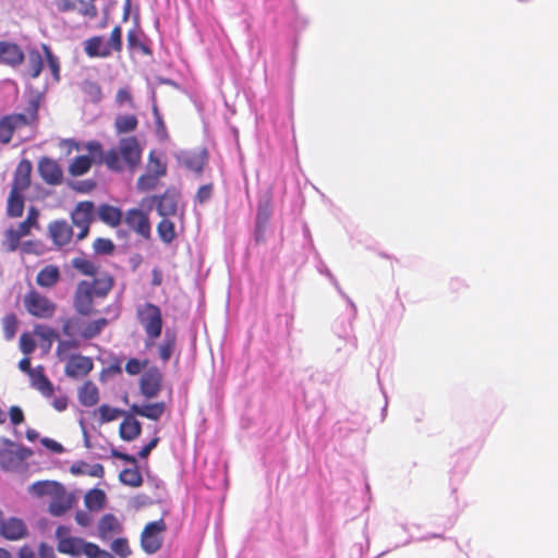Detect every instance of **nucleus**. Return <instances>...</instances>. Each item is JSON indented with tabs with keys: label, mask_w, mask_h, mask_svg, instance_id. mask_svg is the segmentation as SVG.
I'll return each instance as SVG.
<instances>
[{
	"label": "nucleus",
	"mask_w": 558,
	"mask_h": 558,
	"mask_svg": "<svg viewBox=\"0 0 558 558\" xmlns=\"http://www.w3.org/2000/svg\"><path fill=\"white\" fill-rule=\"evenodd\" d=\"M24 211V196L22 192L10 191L7 205L9 217L19 218Z\"/></svg>",
	"instance_id": "473e14b6"
},
{
	"label": "nucleus",
	"mask_w": 558,
	"mask_h": 558,
	"mask_svg": "<svg viewBox=\"0 0 558 558\" xmlns=\"http://www.w3.org/2000/svg\"><path fill=\"white\" fill-rule=\"evenodd\" d=\"M114 279L109 272L98 274L92 282L88 281L90 291L96 298H106L112 290Z\"/></svg>",
	"instance_id": "5701e85b"
},
{
	"label": "nucleus",
	"mask_w": 558,
	"mask_h": 558,
	"mask_svg": "<svg viewBox=\"0 0 558 558\" xmlns=\"http://www.w3.org/2000/svg\"><path fill=\"white\" fill-rule=\"evenodd\" d=\"M2 328L4 338L7 340H12L17 330V318L15 314L11 313L2 318Z\"/></svg>",
	"instance_id": "de8ad7c7"
},
{
	"label": "nucleus",
	"mask_w": 558,
	"mask_h": 558,
	"mask_svg": "<svg viewBox=\"0 0 558 558\" xmlns=\"http://www.w3.org/2000/svg\"><path fill=\"white\" fill-rule=\"evenodd\" d=\"M125 225L142 238L148 240L151 234L149 217L141 209L132 208L125 213Z\"/></svg>",
	"instance_id": "9d476101"
},
{
	"label": "nucleus",
	"mask_w": 558,
	"mask_h": 558,
	"mask_svg": "<svg viewBox=\"0 0 558 558\" xmlns=\"http://www.w3.org/2000/svg\"><path fill=\"white\" fill-rule=\"evenodd\" d=\"M147 172L150 174H156L159 179L160 177L166 175L167 173V165L161 161L154 151L149 154L148 162H147Z\"/></svg>",
	"instance_id": "c03bdc74"
},
{
	"label": "nucleus",
	"mask_w": 558,
	"mask_h": 558,
	"mask_svg": "<svg viewBox=\"0 0 558 558\" xmlns=\"http://www.w3.org/2000/svg\"><path fill=\"white\" fill-rule=\"evenodd\" d=\"M75 521L78 525L87 527L93 523V518L87 511L80 510L75 513Z\"/></svg>",
	"instance_id": "338daca9"
},
{
	"label": "nucleus",
	"mask_w": 558,
	"mask_h": 558,
	"mask_svg": "<svg viewBox=\"0 0 558 558\" xmlns=\"http://www.w3.org/2000/svg\"><path fill=\"white\" fill-rule=\"evenodd\" d=\"M111 550L120 558H128L132 554L129 542L124 537L116 538L111 543Z\"/></svg>",
	"instance_id": "8fccbe9b"
},
{
	"label": "nucleus",
	"mask_w": 558,
	"mask_h": 558,
	"mask_svg": "<svg viewBox=\"0 0 558 558\" xmlns=\"http://www.w3.org/2000/svg\"><path fill=\"white\" fill-rule=\"evenodd\" d=\"M38 173L46 184L56 186L63 182L61 166L49 157H43L38 161Z\"/></svg>",
	"instance_id": "9b49d317"
},
{
	"label": "nucleus",
	"mask_w": 558,
	"mask_h": 558,
	"mask_svg": "<svg viewBox=\"0 0 558 558\" xmlns=\"http://www.w3.org/2000/svg\"><path fill=\"white\" fill-rule=\"evenodd\" d=\"M41 48H43V51L45 53V58H46L48 68H49L50 72H51V74L53 76V80L58 82L60 80V62H59V59L53 54V52L51 51L49 46H47L46 44H44L41 46Z\"/></svg>",
	"instance_id": "37998d69"
},
{
	"label": "nucleus",
	"mask_w": 558,
	"mask_h": 558,
	"mask_svg": "<svg viewBox=\"0 0 558 558\" xmlns=\"http://www.w3.org/2000/svg\"><path fill=\"white\" fill-rule=\"evenodd\" d=\"M76 0H54V5L60 13L74 11L76 8Z\"/></svg>",
	"instance_id": "0e129e2a"
},
{
	"label": "nucleus",
	"mask_w": 558,
	"mask_h": 558,
	"mask_svg": "<svg viewBox=\"0 0 558 558\" xmlns=\"http://www.w3.org/2000/svg\"><path fill=\"white\" fill-rule=\"evenodd\" d=\"M175 347L177 333L173 330L167 329L162 341L157 347L158 355L163 363H167L171 359Z\"/></svg>",
	"instance_id": "c85d7f7f"
},
{
	"label": "nucleus",
	"mask_w": 558,
	"mask_h": 558,
	"mask_svg": "<svg viewBox=\"0 0 558 558\" xmlns=\"http://www.w3.org/2000/svg\"><path fill=\"white\" fill-rule=\"evenodd\" d=\"M59 485L60 483L53 481H38L31 486L29 492L38 497L52 496Z\"/></svg>",
	"instance_id": "4c0bfd02"
},
{
	"label": "nucleus",
	"mask_w": 558,
	"mask_h": 558,
	"mask_svg": "<svg viewBox=\"0 0 558 558\" xmlns=\"http://www.w3.org/2000/svg\"><path fill=\"white\" fill-rule=\"evenodd\" d=\"M24 52L16 44L0 41V61L11 65H20L24 61Z\"/></svg>",
	"instance_id": "aec40b11"
},
{
	"label": "nucleus",
	"mask_w": 558,
	"mask_h": 558,
	"mask_svg": "<svg viewBox=\"0 0 558 558\" xmlns=\"http://www.w3.org/2000/svg\"><path fill=\"white\" fill-rule=\"evenodd\" d=\"M95 294L90 291V287L88 286V281L83 280L77 284L75 294H74V306L75 310L82 315H89L94 310V299Z\"/></svg>",
	"instance_id": "2eb2a0df"
},
{
	"label": "nucleus",
	"mask_w": 558,
	"mask_h": 558,
	"mask_svg": "<svg viewBox=\"0 0 558 558\" xmlns=\"http://www.w3.org/2000/svg\"><path fill=\"white\" fill-rule=\"evenodd\" d=\"M138 120L134 114H120L114 120L117 134H125L137 129Z\"/></svg>",
	"instance_id": "72a5a7b5"
},
{
	"label": "nucleus",
	"mask_w": 558,
	"mask_h": 558,
	"mask_svg": "<svg viewBox=\"0 0 558 558\" xmlns=\"http://www.w3.org/2000/svg\"><path fill=\"white\" fill-rule=\"evenodd\" d=\"M122 531V525L118 518L112 513H106L98 522V536L102 541L111 538L114 534Z\"/></svg>",
	"instance_id": "412c9836"
},
{
	"label": "nucleus",
	"mask_w": 558,
	"mask_h": 558,
	"mask_svg": "<svg viewBox=\"0 0 558 558\" xmlns=\"http://www.w3.org/2000/svg\"><path fill=\"white\" fill-rule=\"evenodd\" d=\"M157 201V211L161 217L174 216L178 210V199L174 194L166 192L161 196H154Z\"/></svg>",
	"instance_id": "cd10ccee"
},
{
	"label": "nucleus",
	"mask_w": 558,
	"mask_h": 558,
	"mask_svg": "<svg viewBox=\"0 0 558 558\" xmlns=\"http://www.w3.org/2000/svg\"><path fill=\"white\" fill-rule=\"evenodd\" d=\"M26 236L25 234H20V229L16 227L8 229L4 233V245L7 246V250L10 252L15 251L19 245L22 238Z\"/></svg>",
	"instance_id": "49530a36"
},
{
	"label": "nucleus",
	"mask_w": 558,
	"mask_h": 558,
	"mask_svg": "<svg viewBox=\"0 0 558 558\" xmlns=\"http://www.w3.org/2000/svg\"><path fill=\"white\" fill-rule=\"evenodd\" d=\"M72 265L77 271L85 276H94L97 272V267L94 263L84 257L74 258Z\"/></svg>",
	"instance_id": "09e8293b"
},
{
	"label": "nucleus",
	"mask_w": 558,
	"mask_h": 558,
	"mask_svg": "<svg viewBox=\"0 0 558 558\" xmlns=\"http://www.w3.org/2000/svg\"><path fill=\"white\" fill-rule=\"evenodd\" d=\"M70 186L75 192L87 194V193H90L92 191H94L96 189L97 182L95 180H93V179H87V180H81V181L72 182L70 184Z\"/></svg>",
	"instance_id": "4d7b16f0"
},
{
	"label": "nucleus",
	"mask_w": 558,
	"mask_h": 558,
	"mask_svg": "<svg viewBox=\"0 0 558 558\" xmlns=\"http://www.w3.org/2000/svg\"><path fill=\"white\" fill-rule=\"evenodd\" d=\"M44 66L43 56L37 49H31L27 52L25 74L31 78H37Z\"/></svg>",
	"instance_id": "2f4dec72"
},
{
	"label": "nucleus",
	"mask_w": 558,
	"mask_h": 558,
	"mask_svg": "<svg viewBox=\"0 0 558 558\" xmlns=\"http://www.w3.org/2000/svg\"><path fill=\"white\" fill-rule=\"evenodd\" d=\"M60 280V270L54 265L44 267L36 276V283L43 288H52Z\"/></svg>",
	"instance_id": "7c9ffc66"
},
{
	"label": "nucleus",
	"mask_w": 558,
	"mask_h": 558,
	"mask_svg": "<svg viewBox=\"0 0 558 558\" xmlns=\"http://www.w3.org/2000/svg\"><path fill=\"white\" fill-rule=\"evenodd\" d=\"M82 90L92 102H99L102 98V90L97 82L84 81L82 83Z\"/></svg>",
	"instance_id": "79ce46f5"
},
{
	"label": "nucleus",
	"mask_w": 558,
	"mask_h": 558,
	"mask_svg": "<svg viewBox=\"0 0 558 558\" xmlns=\"http://www.w3.org/2000/svg\"><path fill=\"white\" fill-rule=\"evenodd\" d=\"M24 460V456L10 448L0 450V469L5 472H13L21 468Z\"/></svg>",
	"instance_id": "b1692460"
},
{
	"label": "nucleus",
	"mask_w": 558,
	"mask_h": 558,
	"mask_svg": "<svg viewBox=\"0 0 558 558\" xmlns=\"http://www.w3.org/2000/svg\"><path fill=\"white\" fill-rule=\"evenodd\" d=\"M116 101L119 106L129 105V107H131V108L135 107L133 97H132L130 90L126 88H120L117 92Z\"/></svg>",
	"instance_id": "052dcab7"
},
{
	"label": "nucleus",
	"mask_w": 558,
	"mask_h": 558,
	"mask_svg": "<svg viewBox=\"0 0 558 558\" xmlns=\"http://www.w3.org/2000/svg\"><path fill=\"white\" fill-rule=\"evenodd\" d=\"M88 155L77 156L69 165V173L80 177L87 173L93 163H102V145L98 141H90L85 145Z\"/></svg>",
	"instance_id": "423d86ee"
},
{
	"label": "nucleus",
	"mask_w": 558,
	"mask_h": 558,
	"mask_svg": "<svg viewBox=\"0 0 558 558\" xmlns=\"http://www.w3.org/2000/svg\"><path fill=\"white\" fill-rule=\"evenodd\" d=\"M31 384L32 387L39 391L43 397L51 398L53 396V385L46 376L43 367H38L34 371V373H32Z\"/></svg>",
	"instance_id": "393cba45"
},
{
	"label": "nucleus",
	"mask_w": 558,
	"mask_h": 558,
	"mask_svg": "<svg viewBox=\"0 0 558 558\" xmlns=\"http://www.w3.org/2000/svg\"><path fill=\"white\" fill-rule=\"evenodd\" d=\"M1 535L9 541H20L28 534L25 522L19 518H9L0 525Z\"/></svg>",
	"instance_id": "f3484780"
},
{
	"label": "nucleus",
	"mask_w": 558,
	"mask_h": 558,
	"mask_svg": "<svg viewBox=\"0 0 558 558\" xmlns=\"http://www.w3.org/2000/svg\"><path fill=\"white\" fill-rule=\"evenodd\" d=\"M39 558H56L53 547L47 543H40L38 547Z\"/></svg>",
	"instance_id": "774afa93"
},
{
	"label": "nucleus",
	"mask_w": 558,
	"mask_h": 558,
	"mask_svg": "<svg viewBox=\"0 0 558 558\" xmlns=\"http://www.w3.org/2000/svg\"><path fill=\"white\" fill-rule=\"evenodd\" d=\"M157 233L163 243L170 244L177 236L174 223L163 217L157 225Z\"/></svg>",
	"instance_id": "e433bc0d"
},
{
	"label": "nucleus",
	"mask_w": 558,
	"mask_h": 558,
	"mask_svg": "<svg viewBox=\"0 0 558 558\" xmlns=\"http://www.w3.org/2000/svg\"><path fill=\"white\" fill-rule=\"evenodd\" d=\"M120 150L117 148H111L107 153L102 150V162L113 171L122 170V161H121Z\"/></svg>",
	"instance_id": "58836bf2"
},
{
	"label": "nucleus",
	"mask_w": 558,
	"mask_h": 558,
	"mask_svg": "<svg viewBox=\"0 0 558 558\" xmlns=\"http://www.w3.org/2000/svg\"><path fill=\"white\" fill-rule=\"evenodd\" d=\"M78 400L80 403L84 407H94L99 401V391L97 386L90 381H85L82 387L78 389Z\"/></svg>",
	"instance_id": "c756f323"
},
{
	"label": "nucleus",
	"mask_w": 558,
	"mask_h": 558,
	"mask_svg": "<svg viewBox=\"0 0 558 558\" xmlns=\"http://www.w3.org/2000/svg\"><path fill=\"white\" fill-rule=\"evenodd\" d=\"M128 46L132 50H140L144 53H148L149 49L147 46L142 41L140 33L137 31H129L126 35Z\"/></svg>",
	"instance_id": "3c124183"
},
{
	"label": "nucleus",
	"mask_w": 558,
	"mask_h": 558,
	"mask_svg": "<svg viewBox=\"0 0 558 558\" xmlns=\"http://www.w3.org/2000/svg\"><path fill=\"white\" fill-rule=\"evenodd\" d=\"M10 420L13 425H20L24 422V413L21 408L13 405L9 411Z\"/></svg>",
	"instance_id": "69168bd1"
},
{
	"label": "nucleus",
	"mask_w": 558,
	"mask_h": 558,
	"mask_svg": "<svg viewBox=\"0 0 558 558\" xmlns=\"http://www.w3.org/2000/svg\"><path fill=\"white\" fill-rule=\"evenodd\" d=\"M136 316L146 333L144 340L145 348L149 349L155 345L156 340L162 332L163 320L161 310L157 305L146 302L137 307Z\"/></svg>",
	"instance_id": "f03ea898"
},
{
	"label": "nucleus",
	"mask_w": 558,
	"mask_h": 558,
	"mask_svg": "<svg viewBox=\"0 0 558 558\" xmlns=\"http://www.w3.org/2000/svg\"><path fill=\"white\" fill-rule=\"evenodd\" d=\"M158 178L156 174L145 173L137 180V189L142 192L154 190L157 186Z\"/></svg>",
	"instance_id": "5fc2aeb1"
},
{
	"label": "nucleus",
	"mask_w": 558,
	"mask_h": 558,
	"mask_svg": "<svg viewBox=\"0 0 558 558\" xmlns=\"http://www.w3.org/2000/svg\"><path fill=\"white\" fill-rule=\"evenodd\" d=\"M48 230L53 243L58 246L66 245L73 236L72 227L64 220L51 222Z\"/></svg>",
	"instance_id": "a211bd4d"
},
{
	"label": "nucleus",
	"mask_w": 558,
	"mask_h": 558,
	"mask_svg": "<svg viewBox=\"0 0 558 558\" xmlns=\"http://www.w3.org/2000/svg\"><path fill=\"white\" fill-rule=\"evenodd\" d=\"M98 218L111 228H117L122 221V211L120 208L109 205L101 204L97 210Z\"/></svg>",
	"instance_id": "a878e982"
},
{
	"label": "nucleus",
	"mask_w": 558,
	"mask_h": 558,
	"mask_svg": "<svg viewBox=\"0 0 558 558\" xmlns=\"http://www.w3.org/2000/svg\"><path fill=\"white\" fill-rule=\"evenodd\" d=\"M39 101L33 97L28 101L24 112L10 113L0 118V144L11 143L15 132L33 126L38 122Z\"/></svg>",
	"instance_id": "f257e3e1"
},
{
	"label": "nucleus",
	"mask_w": 558,
	"mask_h": 558,
	"mask_svg": "<svg viewBox=\"0 0 558 558\" xmlns=\"http://www.w3.org/2000/svg\"><path fill=\"white\" fill-rule=\"evenodd\" d=\"M38 210L33 206L28 209L27 217L24 221L20 222L17 228L20 229V234H25L26 236L31 233L32 228L38 227Z\"/></svg>",
	"instance_id": "ea45409f"
},
{
	"label": "nucleus",
	"mask_w": 558,
	"mask_h": 558,
	"mask_svg": "<svg viewBox=\"0 0 558 558\" xmlns=\"http://www.w3.org/2000/svg\"><path fill=\"white\" fill-rule=\"evenodd\" d=\"M148 364V360H138L136 357H131L128 360L124 369L130 376L138 375L144 368H146Z\"/></svg>",
	"instance_id": "864d4df0"
},
{
	"label": "nucleus",
	"mask_w": 558,
	"mask_h": 558,
	"mask_svg": "<svg viewBox=\"0 0 558 558\" xmlns=\"http://www.w3.org/2000/svg\"><path fill=\"white\" fill-rule=\"evenodd\" d=\"M181 162L189 170L201 173L207 162L206 150L186 153L182 156Z\"/></svg>",
	"instance_id": "bb28decb"
},
{
	"label": "nucleus",
	"mask_w": 558,
	"mask_h": 558,
	"mask_svg": "<svg viewBox=\"0 0 558 558\" xmlns=\"http://www.w3.org/2000/svg\"><path fill=\"white\" fill-rule=\"evenodd\" d=\"M122 48V28L119 25L112 28L107 41L102 36H93L84 43V51L89 58H108L113 52L120 53Z\"/></svg>",
	"instance_id": "7ed1b4c3"
},
{
	"label": "nucleus",
	"mask_w": 558,
	"mask_h": 558,
	"mask_svg": "<svg viewBox=\"0 0 558 558\" xmlns=\"http://www.w3.org/2000/svg\"><path fill=\"white\" fill-rule=\"evenodd\" d=\"M74 501V496L68 493L60 484L58 489H56L51 496V501L48 508L49 513L53 517H61L73 507Z\"/></svg>",
	"instance_id": "ddd939ff"
},
{
	"label": "nucleus",
	"mask_w": 558,
	"mask_h": 558,
	"mask_svg": "<svg viewBox=\"0 0 558 558\" xmlns=\"http://www.w3.org/2000/svg\"><path fill=\"white\" fill-rule=\"evenodd\" d=\"M271 217V202L270 199H265L258 203L257 214H256V225L267 226L268 221Z\"/></svg>",
	"instance_id": "a18cd8bd"
},
{
	"label": "nucleus",
	"mask_w": 558,
	"mask_h": 558,
	"mask_svg": "<svg viewBox=\"0 0 558 558\" xmlns=\"http://www.w3.org/2000/svg\"><path fill=\"white\" fill-rule=\"evenodd\" d=\"M163 376L157 366H151L144 372L140 379V391L146 399L156 398L162 389Z\"/></svg>",
	"instance_id": "1a4fd4ad"
},
{
	"label": "nucleus",
	"mask_w": 558,
	"mask_h": 558,
	"mask_svg": "<svg viewBox=\"0 0 558 558\" xmlns=\"http://www.w3.org/2000/svg\"><path fill=\"white\" fill-rule=\"evenodd\" d=\"M94 251L97 254L110 255L114 251V244L110 239L98 238L93 244Z\"/></svg>",
	"instance_id": "6e6d98bb"
},
{
	"label": "nucleus",
	"mask_w": 558,
	"mask_h": 558,
	"mask_svg": "<svg viewBox=\"0 0 558 558\" xmlns=\"http://www.w3.org/2000/svg\"><path fill=\"white\" fill-rule=\"evenodd\" d=\"M130 412L151 421H158L166 412V403L160 401L147 404H132Z\"/></svg>",
	"instance_id": "6ab92c4d"
},
{
	"label": "nucleus",
	"mask_w": 558,
	"mask_h": 558,
	"mask_svg": "<svg viewBox=\"0 0 558 558\" xmlns=\"http://www.w3.org/2000/svg\"><path fill=\"white\" fill-rule=\"evenodd\" d=\"M78 347V342L75 340H62L58 343L57 354L61 356L71 350H75Z\"/></svg>",
	"instance_id": "e2e57ef3"
},
{
	"label": "nucleus",
	"mask_w": 558,
	"mask_h": 558,
	"mask_svg": "<svg viewBox=\"0 0 558 558\" xmlns=\"http://www.w3.org/2000/svg\"><path fill=\"white\" fill-rule=\"evenodd\" d=\"M119 150L123 161L134 169L141 161L142 150L135 136L123 137L119 142Z\"/></svg>",
	"instance_id": "f8f14e48"
},
{
	"label": "nucleus",
	"mask_w": 558,
	"mask_h": 558,
	"mask_svg": "<svg viewBox=\"0 0 558 558\" xmlns=\"http://www.w3.org/2000/svg\"><path fill=\"white\" fill-rule=\"evenodd\" d=\"M23 305L29 315L40 319L51 318L57 310V305L49 298L34 289L24 295Z\"/></svg>",
	"instance_id": "39448f33"
},
{
	"label": "nucleus",
	"mask_w": 558,
	"mask_h": 558,
	"mask_svg": "<svg viewBox=\"0 0 558 558\" xmlns=\"http://www.w3.org/2000/svg\"><path fill=\"white\" fill-rule=\"evenodd\" d=\"M167 531L163 519L147 523L141 534L142 549L148 554L157 553L162 545V535Z\"/></svg>",
	"instance_id": "0eeeda50"
},
{
	"label": "nucleus",
	"mask_w": 558,
	"mask_h": 558,
	"mask_svg": "<svg viewBox=\"0 0 558 558\" xmlns=\"http://www.w3.org/2000/svg\"><path fill=\"white\" fill-rule=\"evenodd\" d=\"M32 170V162L26 158L22 159L15 168L11 191L24 193L31 186Z\"/></svg>",
	"instance_id": "dca6fc26"
},
{
	"label": "nucleus",
	"mask_w": 558,
	"mask_h": 558,
	"mask_svg": "<svg viewBox=\"0 0 558 558\" xmlns=\"http://www.w3.org/2000/svg\"><path fill=\"white\" fill-rule=\"evenodd\" d=\"M119 478L121 483L131 487H140L143 484V476L138 470L137 464L130 469L121 471Z\"/></svg>",
	"instance_id": "c9c22d12"
},
{
	"label": "nucleus",
	"mask_w": 558,
	"mask_h": 558,
	"mask_svg": "<svg viewBox=\"0 0 558 558\" xmlns=\"http://www.w3.org/2000/svg\"><path fill=\"white\" fill-rule=\"evenodd\" d=\"M108 325L106 318H99L88 323L81 332L84 339H93L97 337L101 330Z\"/></svg>",
	"instance_id": "a19ab883"
},
{
	"label": "nucleus",
	"mask_w": 558,
	"mask_h": 558,
	"mask_svg": "<svg viewBox=\"0 0 558 558\" xmlns=\"http://www.w3.org/2000/svg\"><path fill=\"white\" fill-rule=\"evenodd\" d=\"M98 412H99L101 422H105V423L112 422V421L117 420L120 415L124 414V412L122 410L112 408L108 404L100 405L98 409Z\"/></svg>",
	"instance_id": "603ef678"
},
{
	"label": "nucleus",
	"mask_w": 558,
	"mask_h": 558,
	"mask_svg": "<svg viewBox=\"0 0 558 558\" xmlns=\"http://www.w3.org/2000/svg\"><path fill=\"white\" fill-rule=\"evenodd\" d=\"M131 412L125 414L119 427V435L125 441L135 440L142 433V424Z\"/></svg>",
	"instance_id": "4be33fe9"
},
{
	"label": "nucleus",
	"mask_w": 558,
	"mask_h": 558,
	"mask_svg": "<svg viewBox=\"0 0 558 558\" xmlns=\"http://www.w3.org/2000/svg\"><path fill=\"white\" fill-rule=\"evenodd\" d=\"M211 194H213V184L211 183L205 184V185H202L197 190L195 198L199 204H204L211 197Z\"/></svg>",
	"instance_id": "680f3d73"
},
{
	"label": "nucleus",
	"mask_w": 558,
	"mask_h": 558,
	"mask_svg": "<svg viewBox=\"0 0 558 558\" xmlns=\"http://www.w3.org/2000/svg\"><path fill=\"white\" fill-rule=\"evenodd\" d=\"M93 367L94 363L90 357L75 354L68 359L64 373L69 377L81 378L89 374Z\"/></svg>",
	"instance_id": "4468645a"
},
{
	"label": "nucleus",
	"mask_w": 558,
	"mask_h": 558,
	"mask_svg": "<svg viewBox=\"0 0 558 558\" xmlns=\"http://www.w3.org/2000/svg\"><path fill=\"white\" fill-rule=\"evenodd\" d=\"M106 502V494L101 489H92L84 497V504L90 511H99Z\"/></svg>",
	"instance_id": "f704fd0d"
},
{
	"label": "nucleus",
	"mask_w": 558,
	"mask_h": 558,
	"mask_svg": "<svg viewBox=\"0 0 558 558\" xmlns=\"http://www.w3.org/2000/svg\"><path fill=\"white\" fill-rule=\"evenodd\" d=\"M57 550L61 554L71 556L84 555L87 558H116L112 554L100 548L97 544L86 542L85 539L75 536L61 539L60 543L57 544Z\"/></svg>",
	"instance_id": "20e7f679"
},
{
	"label": "nucleus",
	"mask_w": 558,
	"mask_h": 558,
	"mask_svg": "<svg viewBox=\"0 0 558 558\" xmlns=\"http://www.w3.org/2000/svg\"><path fill=\"white\" fill-rule=\"evenodd\" d=\"M20 349L21 351L28 355L33 353L36 349V342L33 339L32 335L28 332H24L20 337Z\"/></svg>",
	"instance_id": "bf43d9fd"
},
{
	"label": "nucleus",
	"mask_w": 558,
	"mask_h": 558,
	"mask_svg": "<svg viewBox=\"0 0 558 558\" xmlns=\"http://www.w3.org/2000/svg\"><path fill=\"white\" fill-rule=\"evenodd\" d=\"M95 216V205L90 201L78 202L71 213L72 225L78 229L77 240L85 239L89 233Z\"/></svg>",
	"instance_id": "6e6552de"
},
{
	"label": "nucleus",
	"mask_w": 558,
	"mask_h": 558,
	"mask_svg": "<svg viewBox=\"0 0 558 558\" xmlns=\"http://www.w3.org/2000/svg\"><path fill=\"white\" fill-rule=\"evenodd\" d=\"M80 4H81V8L78 9V13L82 15V16H86V17H89V19H95L97 17L98 15V9L97 7L95 5V1H85V0H76Z\"/></svg>",
	"instance_id": "13d9d810"
}]
</instances>
